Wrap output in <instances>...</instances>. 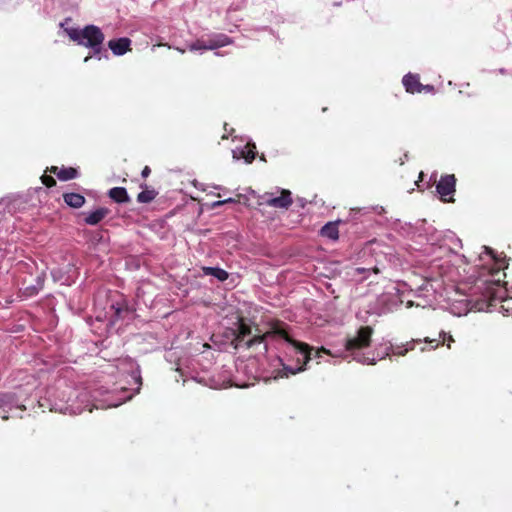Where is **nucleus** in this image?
I'll return each instance as SVG.
<instances>
[{
  "label": "nucleus",
  "mask_w": 512,
  "mask_h": 512,
  "mask_svg": "<svg viewBox=\"0 0 512 512\" xmlns=\"http://www.w3.org/2000/svg\"><path fill=\"white\" fill-rule=\"evenodd\" d=\"M372 333L373 329L371 327H361L357 331L356 336L346 340L345 348L342 351L332 353L330 350L321 347L320 349L315 350L313 357L320 359L324 353L332 357H342L344 359L351 357L357 362L373 365L376 363V357H369L361 352L363 348H366L370 345Z\"/></svg>",
  "instance_id": "obj_2"
},
{
  "label": "nucleus",
  "mask_w": 512,
  "mask_h": 512,
  "mask_svg": "<svg viewBox=\"0 0 512 512\" xmlns=\"http://www.w3.org/2000/svg\"><path fill=\"white\" fill-rule=\"evenodd\" d=\"M120 393L123 394L121 397H116L115 394L108 393L107 397L103 400H99L96 404H94V407L97 409L117 407L123 402L131 399L133 396V394H128V390L125 388H123Z\"/></svg>",
  "instance_id": "obj_7"
},
{
  "label": "nucleus",
  "mask_w": 512,
  "mask_h": 512,
  "mask_svg": "<svg viewBox=\"0 0 512 512\" xmlns=\"http://www.w3.org/2000/svg\"><path fill=\"white\" fill-rule=\"evenodd\" d=\"M404 160H400V165H403L404 164Z\"/></svg>",
  "instance_id": "obj_35"
},
{
  "label": "nucleus",
  "mask_w": 512,
  "mask_h": 512,
  "mask_svg": "<svg viewBox=\"0 0 512 512\" xmlns=\"http://www.w3.org/2000/svg\"><path fill=\"white\" fill-rule=\"evenodd\" d=\"M150 173H151L150 168H149L148 166H145V167L143 168V170H142L141 175H142V177H143V178H146V177H148V176H149V174H150Z\"/></svg>",
  "instance_id": "obj_26"
},
{
  "label": "nucleus",
  "mask_w": 512,
  "mask_h": 512,
  "mask_svg": "<svg viewBox=\"0 0 512 512\" xmlns=\"http://www.w3.org/2000/svg\"><path fill=\"white\" fill-rule=\"evenodd\" d=\"M51 171L57 175V177L62 181L71 180L77 177V170L74 168H61L52 167Z\"/></svg>",
  "instance_id": "obj_14"
},
{
  "label": "nucleus",
  "mask_w": 512,
  "mask_h": 512,
  "mask_svg": "<svg viewBox=\"0 0 512 512\" xmlns=\"http://www.w3.org/2000/svg\"><path fill=\"white\" fill-rule=\"evenodd\" d=\"M477 289L481 290L483 299L475 302L470 309H476L483 311L488 309L492 305L493 301H503L510 297L508 288L501 285V281L498 280H486L482 282V285H477Z\"/></svg>",
  "instance_id": "obj_4"
},
{
  "label": "nucleus",
  "mask_w": 512,
  "mask_h": 512,
  "mask_svg": "<svg viewBox=\"0 0 512 512\" xmlns=\"http://www.w3.org/2000/svg\"><path fill=\"white\" fill-rule=\"evenodd\" d=\"M265 342V350H267V342H276L284 349V357H278V361L283 369L277 373L275 378L288 377L305 370L306 363L312 359L311 348L305 343L293 340L282 326H275L264 335H256L246 342L248 348L256 344Z\"/></svg>",
  "instance_id": "obj_1"
},
{
  "label": "nucleus",
  "mask_w": 512,
  "mask_h": 512,
  "mask_svg": "<svg viewBox=\"0 0 512 512\" xmlns=\"http://www.w3.org/2000/svg\"><path fill=\"white\" fill-rule=\"evenodd\" d=\"M65 203L73 208H80L85 203V198L78 193H66L63 195Z\"/></svg>",
  "instance_id": "obj_13"
},
{
  "label": "nucleus",
  "mask_w": 512,
  "mask_h": 512,
  "mask_svg": "<svg viewBox=\"0 0 512 512\" xmlns=\"http://www.w3.org/2000/svg\"><path fill=\"white\" fill-rule=\"evenodd\" d=\"M252 334V329L244 322H240L238 327V333L236 336V340L238 342L243 341L247 336H250Z\"/></svg>",
  "instance_id": "obj_19"
},
{
  "label": "nucleus",
  "mask_w": 512,
  "mask_h": 512,
  "mask_svg": "<svg viewBox=\"0 0 512 512\" xmlns=\"http://www.w3.org/2000/svg\"><path fill=\"white\" fill-rule=\"evenodd\" d=\"M43 281L40 277H38V287L36 286H28L24 289V294L26 296H33L38 293V290L42 287Z\"/></svg>",
  "instance_id": "obj_23"
},
{
  "label": "nucleus",
  "mask_w": 512,
  "mask_h": 512,
  "mask_svg": "<svg viewBox=\"0 0 512 512\" xmlns=\"http://www.w3.org/2000/svg\"><path fill=\"white\" fill-rule=\"evenodd\" d=\"M321 235L332 240H337L339 237L338 226L336 222H328L321 229Z\"/></svg>",
  "instance_id": "obj_15"
},
{
  "label": "nucleus",
  "mask_w": 512,
  "mask_h": 512,
  "mask_svg": "<svg viewBox=\"0 0 512 512\" xmlns=\"http://www.w3.org/2000/svg\"><path fill=\"white\" fill-rule=\"evenodd\" d=\"M109 197L117 203H127L130 201V197L123 187H114L109 190Z\"/></svg>",
  "instance_id": "obj_12"
},
{
  "label": "nucleus",
  "mask_w": 512,
  "mask_h": 512,
  "mask_svg": "<svg viewBox=\"0 0 512 512\" xmlns=\"http://www.w3.org/2000/svg\"><path fill=\"white\" fill-rule=\"evenodd\" d=\"M233 40L225 34H213L208 37V49L214 50L229 44H232Z\"/></svg>",
  "instance_id": "obj_10"
},
{
  "label": "nucleus",
  "mask_w": 512,
  "mask_h": 512,
  "mask_svg": "<svg viewBox=\"0 0 512 512\" xmlns=\"http://www.w3.org/2000/svg\"><path fill=\"white\" fill-rule=\"evenodd\" d=\"M131 40L123 37L119 39L110 40L108 46L114 55L121 56L130 49Z\"/></svg>",
  "instance_id": "obj_8"
},
{
  "label": "nucleus",
  "mask_w": 512,
  "mask_h": 512,
  "mask_svg": "<svg viewBox=\"0 0 512 512\" xmlns=\"http://www.w3.org/2000/svg\"><path fill=\"white\" fill-rule=\"evenodd\" d=\"M110 213V210L106 207H100L96 209L95 211L84 213L85 218L84 222L87 225H97L99 224L108 214Z\"/></svg>",
  "instance_id": "obj_9"
},
{
  "label": "nucleus",
  "mask_w": 512,
  "mask_h": 512,
  "mask_svg": "<svg viewBox=\"0 0 512 512\" xmlns=\"http://www.w3.org/2000/svg\"><path fill=\"white\" fill-rule=\"evenodd\" d=\"M222 205H224V202H223V200H220V201H215V202H213V203H212V205H211V207H212V208H217V207H220V206H222Z\"/></svg>",
  "instance_id": "obj_29"
},
{
  "label": "nucleus",
  "mask_w": 512,
  "mask_h": 512,
  "mask_svg": "<svg viewBox=\"0 0 512 512\" xmlns=\"http://www.w3.org/2000/svg\"><path fill=\"white\" fill-rule=\"evenodd\" d=\"M263 203L275 208H289L292 204L291 192L289 190H281L279 197H273L271 193H265L262 196Z\"/></svg>",
  "instance_id": "obj_6"
},
{
  "label": "nucleus",
  "mask_w": 512,
  "mask_h": 512,
  "mask_svg": "<svg viewBox=\"0 0 512 512\" xmlns=\"http://www.w3.org/2000/svg\"><path fill=\"white\" fill-rule=\"evenodd\" d=\"M442 334H443L444 340H445L446 339V333L443 332ZM447 341H448L447 346H448V348H450V343L454 342V339H453V337L451 335H448L447 336Z\"/></svg>",
  "instance_id": "obj_27"
},
{
  "label": "nucleus",
  "mask_w": 512,
  "mask_h": 512,
  "mask_svg": "<svg viewBox=\"0 0 512 512\" xmlns=\"http://www.w3.org/2000/svg\"><path fill=\"white\" fill-rule=\"evenodd\" d=\"M41 179L43 184L46 185L47 187H52L56 184L55 179L51 176L44 175L41 177Z\"/></svg>",
  "instance_id": "obj_25"
},
{
  "label": "nucleus",
  "mask_w": 512,
  "mask_h": 512,
  "mask_svg": "<svg viewBox=\"0 0 512 512\" xmlns=\"http://www.w3.org/2000/svg\"><path fill=\"white\" fill-rule=\"evenodd\" d=\"M456 177L454 174H447L440 178L436 184V191L444 202H454L453 198L446 199V196L454 194L456 190Z\"/></svg>",
  "instance_id": "obj_5"
},
{
  "label": "nucleus",
  "mask_w": 512,
  "mask_h": 512,
  "mask_svg": "<svg viewBox=\"0 0 512 512\" xmlns=\"http://www.w3.org/2000/svg\"><path fill=\"white\" fill-rule=\"evenodd\" d=\"M157 196V192L155 190H143L137 196V201L139 203H149L155 199Z\"/></svg>",
  "instance_id": "obj_18"
},
{
  "label": "nucleus",
  "mask_w": 512,
  "mask_h": 512,
  "mask_svg": "<svg viewBox=\"0 0 512 512\" xmlns=\"http://www.w3.org/2000/svg\"><path fill=\"white\" fill-rule=\"evenodd\" d=\"M423 176H424L423 172H420V175H419L420 180L423 179Z\"/></svg>",
  "instance_id": "obj_33"
},
{
  "label": "nucleus",
  "mask_w": 512,
  "mask_h": 512,
  "mask_svg": "<svg viewBox=\"0 0 512 512\" xmlns=\"http://www.w3.org/2000/svg\"><path fill=\"white\" fill-rule=\"evenodd\" d=\"M207 44H208V38L207 39H199L190 46V50L191 51L209 50L207 47L208 46Z\"/></svg>",
  "instance_id": "obj_22"
},
{
  "label": "nucleus",
  "mask_w": 512,
  "mask_h": 512,
  "mask_svg": "<svg viewBox=\"0 0 512 512\" xmlns=\"http://www.w3.org/2000/svg\"><path fill=\"white\" fill-rule=\"evenodd\" d=\"M256 146L255 144H252L251 148L247 152L243 151V157L246 159L248 163H251L255 159V152Z\"/></svg>",
  "instance_id": "obj_24"
},
{
  "label": "nucleus",
  "mask_w": 512,
  "mask_h": 512,
  "mask_svg": "<svg viewBox=\"0 0 512 512\" xmlns=\"http://www.w3.org/2000/svg\"><path fill=\"white\" fill-rule=\"evenodd\" d=\"M202 270L205 275L213 276L221 282L225 281L229 276L227 271L219 267H203Z\"/></svg>",
  "instance_id": "obj_16"
},
{
  "label": "nucleus",
  "mask_w": 512,
  "mask_h": 512,
  "mask_svg": "<svg viewBox=\"0 0 512 512\" xmlns=\"http://www.w3.org/2000/svg\"><path fill=\"white\" fill-rule=\"evenodd\" d=\"M413 346H414V342H411V343H408L407 344V347L406 348H403L401 346H397V347H393L392 345L390 346H387L385 347V351L383 353V355H379V358L380 359H383L386 355H389L390 354V351L394 354V355H400V356H403L405 355L409 350H412L413 349Z\"/></svg>",
  "instance_id": "obj_17"
},
{
  "label": "nucleus",
  "mask_w": 512,
  "mask_h": 512,
  "mask_svg": "<svg viewBox=\"0 0 512 512\" xmlns=\"http://www.w3.org/2000/svg\"><path fill=\"white\" fill-rule=\"evenodd\" d=\"M131 376H132L135 384L137 385V388L135 389L134 394L135 393H139L140 387L142 385V377H141V374H140L139 366H137L136 369L132 371Z\"/></svg>",
  "instance_id": "obj_21"
},
{
  "label": "nucleus",
  "mask_w": 512,
  "mask_h": 512,
  "mask_svg": "<svg viewBox=\"0 0 512 512\" xmlns=\"http://www.w3.org/2000/svg\"><path fill=\"white\" fill-rule=\"evenodd\" d=\"M484 249L488 252V253H492V250L488 247H484Z\"/></svg>",
  "instance_id": "obj_31"
},
{
  "label": "nucleus",
  "mask_w": 512,
  "mask_h": 512,
  "mask_svg": "<svg viewBox=\"0 0 512 512\" xmlns=\"http://www.w3.org/2000/svg\"><path fill=\"white\" fill-rule=\"evenodd\" d=\"M65 32L73 42L91 49L92 54L85 57L84 62H87L92 56L101 59V52L105 51L103 49L105 36L99 27L87 25L83 29L66 28Z\"/></svg>",
  "instance_id": "obj_3"
},
{
  "label": "nucleus",
  "mask_w": 512,
  "mask_h": 512,
  "mask_svg": "<svg viewBox=\"0 0 512 512\" xmlns=\"http://www.w3.org/2000/svg\"><path fill=\"white\" fill-rule=\"evenodd\" d=\"M402 82L407 92L412 94L422 92L423 85L419 82L417 75L409 73L403 77Z\"/></svg>",
  "instance_id": "obj_11"
},
{
  "label": "nucleus",
  "mask_w": 512,
  "mask_h": 512,
  "mask_svg": "<svg viewBox=\"0 0 512 512\" xmlns=\"http://www.w3.org/2000/svg\"><path fill=\"white\" fill-rule=\"evenodd\" d=\"M223 202H224V204H226V203H235L236 200L233 199V198H228V199L223 200Z\"/></svg>",
  "instance_id": "obj_30"
},
{
  "label": "nucleus",
  "mask_w": 512,
  "mask_h": 512,
  "mask_svg": "<svg viewBox=\"0 0 512 512\" xmlns=\"http://www.w3.org/2000/svg\"><path fill=\"white\" fill-rule=\"evenodd\" d=\"M423 90L426 92H432V91H434V87L432 85H423L422 91Z\"/></svg>",
  "instance_id": "obj_28"
},
{
  "label": "nucleus",
  "mask_w": 512,
  "mask_h": 512,
  "mask_svg": "<svg viewBox=\"0 0 512 512\" xmlns=\"http://www.w3.org/2000/svg\"><path fill=\"white\" fill-rule=\"evenodd\" d=\"M432 179L435 181V179H436V173H434V174H432V175H431V180H432Z\"/></svg>",
  "instance_id": "obj_32"
},
{
  "label": "nucleus",
  "mask_w": 512,
  "mask_h": 512,
  "mask_svg": "<svg viewBox=\"0 0 512 512\" xmlns=\"http://www.w3.org/2000/svg\"><path fill=\"white\" fill-rule=\"evenodd\" d=\"M111 308L114 310V315L116 318H121L123 317L124 313L128 312V307L125 304H112Z\"/></svg>",
  "instance_id": "obj_20"
},
{
  "label": "nucleus",
  "mask_w": 512,
  "mask_h": 512,
  "mask_svg": "<svg viewBox=\"0 0 512 512\" xmlns=\"http://www.w3.org/2000/svg\"><path fill=\"white\" fill-rule=\"evenodd\" d=\"M407 158H408V155H407V154H405V155H404V157H402V159H401V160H404V161H405V159H407Z\"/></svg>",
  "instance_id": "obj_34"
}]
</instances>
